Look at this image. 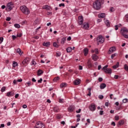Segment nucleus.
Returning a JSON list of instances; mask_svg holds the SVG:
<instances>
[{"label":"nucleus","mask_w":128,"mask_h":128,"mask_svg":"<svg viewBox=\"0 0 128 128\" xmlns=\"http://www.w3.org/2000/svg\"><path fill=\"white\" fill-rule=\"evenodd\" d=\"M104 0H96L93 4L94 8L97 10H100V8H102V4H104Z\"/></svg>","instance_id":"f257e3e1"},{"label":"nucleus","mask_w":128,"mask_h":128,"mask_svg":"<svg viewBox=\"0 0 128 128\" xmlns=\"http://www.w3.org/2000/svg\"><path fill=\"white\" fill-rule=\"evenodd\" d=\"M20 10L24 14H30V10L26 6H22L20 7Z\"/></svg>","instance_id":"f03ea898"},{"label":"nucleus","mask_w":128,"mask_h":128,"mask_svg":"<svg viewBox=\"0 0 128 128\" xmlns=\"http://www.w3.org/2000/svg\"><path fill=\"white\" fill-rule=\"evenodd\" d=\"M97 42H99L100 44H104V38L102 37V36L100 35L97 37Z\"/></svg>","instance_id":"7ed1b4c3"},{"label":"nucleus","mask_w":128,"mask_h":128,"mask_svg":"<svg viewBox=\"0 0 128 128\" xmlns=\"http://www.w3.org/2000/svg\"><path fill=\"white\" fill-rule=\"evenodd\" d=\"M12 8H14V4L12 2L8 3L6 5V9L8 12H10Z\"/></svg>","instance_id":"20e7f679"},{"label":"nucleus","mask_w":128,"mask_h":128,"mask_svg":"<svg viewBox=\"0 0 128 128\" xmlns=\"http://www.w3.org/2000/svg\"><path fill=\"white\" fill-rule=\"evenodd\" d=\"M34 128H44V125L40 122H38L36 123Z\"/></svg>","instance_id":"39448f33"},{"label":"nucleus","mask_w":128,"mask_h":128,"mask_svg":"<svg viewBox=\"0 0 128 128\" xmlns=\"http://www.w3.org/2000/svg\"><path fill=\"white\" fill-rule=\"evenodd\" d=\"M82 28L84 30H88L90 28V24H88V22H84L82 24Z\"/></svg>","instance_id":"423d86ee"},{"label":"nucleus","mask_w":128,"mask_h":128,"mask_svg":"<svg viewBox=\"0 0 128 128\" xmlns=\"http://www.w3.org/2000/svg\"><path fill=\"white\" fill-rule=\"evenodd\" d=\"M78 22L80 26L84 24V17L82 16H79L78 18Z\"/></svg>","instance_id":"0eeeda50"},{"label":"nucleus","mask_w":128,"mask_h":128,"mask_svg":"<svg viewBox=\"0 0 128 128\" xmlns=\"http://www.w3.org/2000/svg\"><path fill=\"white\" fill-rule=\"evenodd\" d=\"M120 34H128V29L126 28H122L120 30Z\"/></svg>","instance_id":"6e6552de"},{"label":"nucleus","mask_w":128,"mask_h":128,"mask_svg":"<svg viewBox=\"0 0 128 128\" xmlns=\"http://www.w3.org/2000/svg\"><path fill=\"white\" fill-rule=\"evenodd\" d=\"M90 110L91 112H94L96 110V105L94 104H92L90 106H89Z\"/></svg>","instance_id":"1a4fd4ad"},{"label":"nucleus","mask_w":128,"mask_h":128,"mask_svg":"<svg viewBox=\"0 0 128 128\" xmlns=\"http://www.w3.org/2000/svg\"><path fill=\"white\" fill-rule=\"evenodd\" d=\"M76 108V107L74 106H70L68 108V110L69 112H72L74 110V109Z\"/></svg>","instance_id":"9d476101"},{"label":"nucleus","mask_w":128,"mask_h":128,"mask_svg":"<svg viewBox=\"0 0 128 128\" xmlns=\"http://www.w3.org/2000/svg\"><path fill=\"white\" fill-rule=\"evenodd\" d=\"M30 58H26L22 62V66H24L25 64H28V62H30Z\"/></svg>","instance_id":"9b49d317"},{"label":"nucleus","mask_w":128,"mask_h":128,"mask_svg":"<svg viewBox=\"0 0 128 128\" xmlns=\"http://www.w3.org/2000/svg\"><path fill=\"white\" fill-rule=\"evenodd\" d=\"M86 66L88 68H92V61L90 60H88V62L86 63Z\"/></svg>","instance_id":"f8f14e48"},{"label":"nucleus","mask_w":128,"mask_h":128,"mask_svg":"<svg viewBox=\"0 0 128 128\" xmlns=\"http://www.w3.org/2000/svg\"><path fill=\"white\" fill-rule=\"evenodd\" d=\"M92 60H94V62H96V60H98V56H97V55L96 54H93L92 55Z\"/></svg>","instance_id":"ddd939ff"},{"label":"nucleus","mask_w":128,"mask_h":128,"mask_svg":"<svg viewBox=\"0 0 128 128\" xmlns=\"http://www.w3.org/2000/svg\"><path fill=\"white\" fill-rule=\"evenodd\" d=\"M104 70V72H106V74H112V68H107V69H105V70Z\"/></svg>","instance_id":"4468645a"},{"label":"nucleus","mask_w":128,"mask_h":128,"mask_svg":"<svg viewBox=\"0 0 128 128\" xmlns=\"http://www.w3.org/2000/svg\"><path fill=\"white\" fill-rule=\"evenodd\" d=\"M74 84L75 86H78V84H80V80L77 79V80H74Z\"/></svg>","instance_id":"2eb2a0df"},{"label":"nucleus","mask_w":128,"mask_h":128,"mask_svg":"<svg viewBox=\"0 0 128 128\" xmlns=\"http://www.w3.org/2000/svg\"><path fill=\"white\" fill-rule=\"evenodd\" d=\"M124 124V120H122L118 122L117 126L118 127L120 126H122Z\"/></svg>","instance_id":"dca6fc26"},{"label":"nucleus","mask_w":128,"mask_h":128,"mask_svg":"<svg viewBox=\"0 0 128 128\" xmlns=\"http://www.w3.org/2000/svg\"><path fill=\"white\" fill-rule=\"evenodd\" d=\"M84 56H86L88 54V48H85L84 49Z\"/></svg>","instance_id":"f3484780"},{"label":"nucleus","mask_w":128,"mask_h":128,"mask_svg":"<svg viewBox=\"0 0 128 128\" xmlns=\"http://www.w3.org/2000/svg\"><path fill=\"white\" fill-rule=\"evenodd\" d=\"M106 87V84L104 83H102L100 84V88L101 90H104V88H105Z\"/></svg>","instance_id":"a211bd4d"},{"label":"nucleus","mask_w":128,"mask_h":128,"mask_svg":"<svg viewBox=\"0 0 128 128\" xmlns=\"http://www.w3.org/2000/svg\"><path fill=\"white\" fill-rule=\"evenodd\" d=\"M66 38L63 37L61 40V42H60L61 44H64V42H66Z\"/></svg>","instance_id":"6ab92c4d"},{"label":"nucleus","mask_w":128,"mask_h":128,"mask_svg":"<svg viewBox=\"0 0 128 128\" xmlns=\"http://www.w3.org/2000/svg\"><path fill=\"white\" fill-rule=\"evenodd\" d=\"M109 52H116V47L112 46L110 48L109 50Z\"/></svg>","instance_id":"aec40b11"},{"label":"nucleus","mask_w":128,"mask_h":128,"mask_svg":"<svg viewBox=\"0 0 128 128\" xmlns=\"http://www.w3.org/2000/svg\"><path fill=\"white\" fill-rule=\"evenodd\" d=\"M17 54H18L20 56H22V50L20 48H18L16 50Z\"/></svg>","instance_id":"412c9836"},{"label":"nucleus","mask_w":128,"mask_h":128,"mask_svg":"<svg viewBox=\"0 0 128 128\" xmlns=\"http://www.w3.org/2000/svg\"><path fill=\"white\" fill-rule=\"evenodd\" d=\"M98 16L100 18H106V14L104 13H102L98 15Z\"/></svg>","instance_id":"4be33fe9"},{"label":"nucleus","mask_w":128,"mask_h":128,"mask_svg":"<svg viewBox=\"0 0 128 128\" xmlns=\"http://www.w3.org/2000/svg\"><path fill=\"white\" fill-rule=\"evenodd\" d=\"M42 74H44V72L42 70H38V76H42Z\"/></svg>","instance_id":"5701e85b"},{"label":"nucleus","mask_w":128,"mask_h":128,"mask_svg":"<svg viewBox=\"0 0 128 128\" xmlns=\"http://www.w3.org/2000/svg\"><path fill=\"white\" fill-rule=\"evenodd\" d=\"M105 24L106 26H108V28H110V20H106L105 21Z\"/></svg>","instance_id":"b1692460"},{"label":"nucleus","mask_w":128,"mask_h":128,"mask_svg":"<svg viewBox=\"0 0 128 128\" xmlns=\"http://www.w3.org/2000/svg\"><path fill=\"white\" fill-rule=\"evenodd\" d=\"M43 46H50V42H44L43 44Z\"/></svg>","instance_id":"393cba45"},{"label":"nucleus","mask_w":128,"mask_h":128,"mask_svg":"<svg viewBox=\"0 0 128 128\" xmlns=\"http://www.w3.org/2000/svg\"><path fill=\"white\" fill-rule=\"evenodd\" d=\"M18 64L17 62L14 61L12 62V66L13 68H16V66H18Z\"/></svg>","instance_id":"a878e982"},{"label":"nucleus","mask_w":128,"mask_h":128,"mask_svg":"<svg viewBox=\"0 0 128 128\" xmlns=\"http://www.w3.org/2000/svg\"><path fill=\"white\" fill-rule=\"evenodd\" d=\"M54 110L55 112H60V109L58 108V107H54Z\"/></svg>","instance_id":"bb28decb"},{"label":"nucleus","mask_w":128,"mask_h":128,"mask_svg":"<svg viewBox=\"0 0 128 128\" xmlns=\"http://www.w3.org/2000/svg\"><path fill=\"white\" fill-rule=\"evenodd\" d=\"M118 66H120V62H118L116 65H114L112 68L114 69L118 68Z\"/></svg>","instance_id":"cd10ccee"},{"label":"nucleus","mask_w":128,"mask_h":128,"mask_svg":"<svg viewBox=\"0 0 128 128\" xmlns=\"http://www.w3.org/2000/svg\"><path fill=\"white\" fill-rule=\"evenodd\" d=\"M67 52H70L72 50V48L71 47H68L66 49Z\"/></svg>","instance_id":"c85d7f7f"},{"label":"nucleus","mask_w":128,"mask_h":128,"mask_svg":"<svg viewBox=\"0 0 128 128\" xmlns=\"http://www.w3.org/2000/svg\"><path fill=\"white\" fill-rule=\"evenodd\" d=\"M25 84H26V86L28 88V86H32V82L29 81V82H26Z\"/></svg>","instance_id":"c756f323"},{"label":"nucleus","mask_w":128,"mask_h":128,"mask_svg":"<svg viewBox=\"0 0 128 128\" xmlns=\"http://www.w3.org/2000/svg\"><path fill=\"white\" fill-rule=\"evenodd\" d=\"M66 86V83H62L60 85V88H62Z\"/></svg>","instance_id":"7c9ffc66"},{"label":"nucleus","mask_w":128,"mask_h":128,"mask_svg":"<svg viewBox=\"0 0 128 128\" xmlns=\"http://www.w3.org/2000/svg\"><path fill=\"white\" fill-rule=\"evenodd\" d=\"M60 80V77H56L54 78L53 81L54 82H56L58 80Z\"/></svg>","instance_id":"2f4dec72"},{"label":"nucleus","mask_w":128,"mask_h":128,"mask_svg":"<svg viewBox=\"0 0 128 128\" xmlns=\"http://www.w3.org/2000/svg\"><path fill=\"white\" fill-rule=\"evenodd\" d=\"M124 70H126V72H128V64H125L124 65Z\"/></svg>","instance_id":"473e14b6"},{"label":"nucleus","mask_w":128,"mask_h":128,"mask_svg":"<svg viewBox=\"0 0 128 128\" xmlns=\"http://www.w3.org/2000/svg\"><path fill=\"white\" fill-rule=\"evenodd\" d=\"M14 26L16 28H20V25L19 24H14Z\"/></svg>","instance_id":"72a5a7b5"},{"label":"nucleus","mask_w":128,"mask_h":128,"mask_svg":"<svg viewBox=\"0 0 128 128\" xmlns=\"http://www.w3.org/2000/svg\"><path fill=\"white\" fill-rule=\"evenodd\" d=\"M6 96L10 98V96H12V92H9L6 93Z\"/></svg>","instance_id":"f704fd0d"},{"label":"nucleus","mask_w":128,"mask_h":128,"mask_svg":"<svg viewBox=\"0 0 128 128\" xmlns=\"http://www.w3.org/2000/svg\"><path fill=\"white\" fill-rule=\"evenodd\" d=\"M36 62L34 60H32L31 62V66H36Z\"/></svg>","instance_id":"c9c22d12"},{"label":"nucleus","mask_w":128,"mask_h":128,"mask_svg":"<svg viewBox=\"0 0 128 128\" xmlns=\"http://www.w3.org/2000/svg\"><path fill=\"white\" fill-rule=\"evenodd\" d=\"M53 46H54V48H58V45L56 44V42H54L53 43Z\"/></svg>","instance_id":"e433bc0d"},{"label":"nucleus","mask_w":128,"mask_h":128,"mask_svg":"<svg viewBox=\"0 0 128 128\" xmlns=\"http://www.w3.org/2000/svg\"><path fill=\"white\" fill-rule=\"evenodd\" d=\"M59 102H60V104H64V100L60 98L59 99Z\"/></svg>","instance_id":"4c0bfd02"},{"label":"nucleus","mask_w":128,"mask_h":128,"mask_svg":"<svg viewBox=\"0 0 128 128\" xmlns=\"http://www.w3.org/2000/svg\"><path fill=\"white\" fill-rule=\"evenodd\" d=\"M43 8H46V10H50V6L48 5H46L45 6H44Z\"/></svg>","instance_id":"58836bf2"},{"label":"nucleus","mask_w":128,"mask_h":128,"mask_svg":"<svg viewBox=\"0 0 128 128\" xmlns=\"http://www.w3.org/2000/svg\"><path fill=\"white\" fill-rule=\"evenodd\" d=\"M60 56H62V53H60V52H58L56 54V56H57V57Z\"/></svg>","instance_id":"ea45409f"},{"label":"nucleus","mask_w":128,"mask_h":128,"mask_svg":"<svg viewBox=\"0 0 128 128\" xmlns=\"http://www.w3.org/2000/svg\"><path fill=\"white\" fill-rule=\"evenodd\" d=\"M108 66L106 65L104 66L102 68V70H105L108 69Z\"/></svg>","instance_id":"a19ab883"},{"label":"nucleus","mask_w":128,"mask_h":128,"mask_svg":"<svg viewBox=\"0 0 128 128\" xmlns=\"http://www.w3.org/2000/svg\"><path fill=\"white\" fill-rule=\"evenodd\" d=\"M128 102V98H124L122 100V102L124 103V104H126V102Z\"/></svg>","instance_id":"79ce46f5"},{"label":"nucleus","mask_w":128,"mask_h":128,"mask_svg":"<svg viewBox=\"0 0 128 128\" xmlns=\"http://www.w3.org/2000/svg\"><path fill=\"white\" fill-rule=\"evenodd\" d=\"M122 34V36H124V38H128V34Z\"/></svg>","instance_id":"37998d69"},{"label":"nucleus","mask_w":128,"mask_h":128,"mask_svg":"<svg viewBox=\"0 0 128 128\" xmlns=\"http://www.w3.org/2000/svg\"><path fill=\"white\" fill-rule=\"evenodd\" d=\"M110 11L111 12H114V8L113 7L110 8Z\"/></svg>","instance_id":"c03bdc74"},{"label":"nucleus","mask_w":128,"mask_h":128,"mask_svg":"<svg viewBox=\"0 0 128 128\" xmlns=\"http://www.w3.org/2000/svg\"><path fill=\"white\" fill-rule=\"evenodd\" d=\"M6 91V87H2L1 88V92H4Z\"/></svg>","instance_id":"a18cd8bd"},{"label":"nucleus","mask_w":128,"mask_h":128,"mask_svg":"<svg viewBox=\"0 0 128 128\" xmlns=\"http://www.w3.org/2000/svg\"><path fill=\"white\" fill-rule=\"evenodd\" d=\"M98 80L100 82H102L103 80V79L101 77H100L98 78Z\"/></svg>","instance_id":"49530a36"},{"label":"nucleus","mask_w":128,"mask_h":128,"mask_svg":"<svg viewBox=\"0 0 128 128\" xmlns=\"http://www.w3.org/2000/svg\"><path fill=\"white\" fill-rule=\"evenodd\" d=\"M22 34H18L16 35L17 38H22Z\"/></svg>","instance_id":"de8ad7c7"},{"label":"nucleus","mask_w":128,"mask_h":128,"mask_svg":"<svg viewBox=\"0 0 128 128\" xmlns=\"http://www.w3.org/2000/svg\"><path fill=\"white\" fill-rule=\"evenodd\" d=\"M80 112H82V109L79 108L78 110L76 111V114H80Z\"/></svg>","instance_id":"09e8293b"},{"label":"nucleus","mask_w":128,"mask_h":128,"mask_svg":"<svg viewBox=\"0 0 128 128\" xmlns=\"http://www.w3.org/2000/svg\"><path fill=\"white\" fill-rule=\"evenodd\" d=\"M94 52L95 54H98V49L96 48L94 50Z\"/></svg>","instance_id":"8fccbe9b"},{"label":"nucleus","mask_w":128,"mask_h":128,"mask_svg":"<svg viewBox=\"0 0 128 128\" xmlns=\"http://www.w3.org/2000/svg\"><path fill=\"white\" fill-rule=\"evenodd\" d=\"M120 120V117L118 116H115V120Z\"/></svg>","instance_id":"3c124183"},{"label":"nucleus","mask_w":128,"mask_h":128,"mask_svg":"<svg viewBox=\"0 0 128 128\" xmlns=\"http://www.w3.org/2000/svg\"><path fill=\"white\" fill-rule=\"evenodd\" d=\"M2 42H4V38L1 37V38H0V44H2Z\"/></svg>","instance_id":"603ef678"},{"label":"nucleus","mask_w":128,"mask_h":128,"mask_svg":"<svg viewBox=\"0 0 128 128\" xmlns=\"http://www.w3.org/2000/svg\"><path fill=\"white\" fill-rule=\"evenodd\" d=\"M98 98H100V100H102V98H104V96H102V95H100V96H98Z\"/></svg>","instance_id":"864d4df0"},{"label":"nucleus","mask_w":128,"mask_h":128,"mask_svg":"<svg viewBox=\"0 0 128 128\" xmlns=\"http://www.w3.org/2000/svg\"><path fill=\"white\" fill-rule=\"evenodd\" d=\"M12 38L14 40H16V36H14V35H12Z\"/></svg>","instance_id":"5fc2aeb1"},{"label":"nucleus","mask_w":128,"mask_h":128,"mask_svg":"<svg viewBox=\"0 0 128 128\" xmlns=\"http://www.w3.org/2000/svg\"><path fill=\"white\" fill-rule=\"evenodd\" d=\"M10 20H11V18L10 17H7L6 18V20L7 22H10Z\"/></svg>","instance_id":"6e6d98bb"},{"label":"nucleus","mask_w":128,"mask_h":128,"mask_svg":"<svg viewBox=\"0 0 128 128\" xmlns=\"http://www.w3.org/2000/svg\"><path fill=\"white\" fill-rule=\"evenodd\" d=\"M20 96V94H17L15 95L14 98H18Z\"/></svg>","instance_id":"4d7b16f0"},{"label":"nucleus","mask_w":128,"mask_h":128,"mask_svg":"<svg viewBox=\"0 0 128 128\" xmlns=\"http://www.w3.org/2000/svg\"><path fill=\"white\" fill-rule=\"evenodd\" d=\"M102 114H104V111L100 110V116H102Z\"/></svg>","instance_id":"13d9d810"},{"label":"nucleus","mask_w":128,"mask_h":128,"mask_svg":"<svg viewBox=\"0 0 128 128\" xmlns=\"http://www.w3.org/2000/svg\"><path fill=\"white\" fill-rule=\"evenodd\" d=\"M38 82L42 84V78H40L39 80H38Z\"/></svg>","instance_id":"bf43d9fd"},{"label":"nucleus","mask_w":128,"mask_h":128,"mask_svg":"<svg viewBox=\"0 0 128 128\" xmlns=\"http://www.w3.org/2000/svg\"><path fill=\"white\" fill-rule=\"evenodd\" d=\"M114 26H115L116 30H118V25H116Z\"/></svg>","instance_id":"052dcab7"},{"label":"nucleus","mask_w":128,"mask_h":128,"mask_svg":"<svg viewBox=\"0 0 128 128\" xmlns=\"http://www.w3.org/2000/svg\"><path fill=\"white\" fill-rule=\"evenodd\" d=\"M48 16H52V12H47Z\"/></svg>","instance_id":"680f3d73"},{"label":"nucleus","mask_w":128,"mask_h":128,"mask_svg":"<svg viewBox=\"0 0 128 128\" xmlns=\"http://www.w3.org/2000/svg\"><path fill=\"white\" fill-rule=\"evenodd\" d=\"M114 56H116V54H112L111 55V58H114Z\"/></svg>","instance_id":"e2e57ef3"},{"label":"nucleus","mask_w":128,"mask_h":128,"mask_svg":"<svg viewBox=\"0 0 128 128\" xmlns=\"http://www.w3.org/2000/svg\"><path fill=\"white\" fill-rule=\"evenodd\" d=\"M114 78H115L116 80H118V75H115L114 76Z\"/></svg>","instance_id":"0e129e2a"},{"label":"nucleus","mask_w":128,"mask_h":128,"mask_svg":"<svg viewBox=\"0 0 128 128\" xmlns=\"http://www.w3.org/2000/svg\"><path fill=\"white\" fill-rule=\"evenodd\" d=\"M16 82H18V80H14L13 81V84H16Z\"/></svg>","instance_id":"69168bd1"},{"label":"nucleus","mask_w":128,"mask_h":128,"mask_svg":"<svg viewBox=\"0 0 128 128\" xmlns=\"http://www.w3.org/2000/svg\"><path fill=\"white\" fill-rule=\"evenodd\" d=\"M59 6H64V3H62V4H59Z\"/></svg>","instance_id":"338daca9"},{"label":"nucleus","mask_w":128,"mask_h":128,"mask_svg":"<svg viewBox=\"0 0 128 128\" xmlns=\"http://www.w3.org/2000/svg\"><path fill=\"white\" fill-rule=\"evenodd\" d=\"M126 20L127 22H128V14L126 15Z\"/></svg>","instance_id":"774afa93"}]
</instances>
